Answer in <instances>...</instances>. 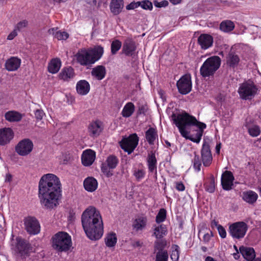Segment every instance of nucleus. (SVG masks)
Segmentation results:
<instances>
[{"mask_svg":"<svg viewBox=\"0 0 261 261\" xmlns=\"http://www.w3.org/2000/svg\"><path fill=\"white\" fill-rule=\"evenodd\" d=\"M61 193V184L57 175L47 173L41 177L38 185V197L43 208L52 210L57 207Z\"/></svg>","mask_w":261,"mask_h":261,"instance_id":"1","label":"nucleus"},{"mask_svg":"<svg viewBox=\"0 0 261 261\" xmlns=\"http://www.w3.org/2000/svg\"><path fill=\"white\" fill-rule=\"evenodd\" d=\"M171 118L183 137L194 143L200 142L203 130L206 127L205 123L198 121L194 116L186 112L173 113Z\"/></svg>","mask_w":261,"mask_h":261,"instance_id":"2","label":"nucleus"},{"mask_svg":"<svg viewBox=\"0 0 261 261\" xmlns=\"http://www.w3.org/2000/svg\"><path fill=\"white\" fill-rule=\"evenodd\" d=\"M81 221L87 237L91 240H98L103 233L102 218L99 212L93 206H89L83 213Z\"/></svg>","mask_w":261,"mask_h":261,"instance_id":"3","label":"nucleus"},{"mask_svg":"<svg viewBox=\"0 0 261 261\" xmlns=\"http://www.w3.org/2000/svg\"><path fill=\"white\" fill-rule=\"evenodd\" d=\"M103 47L96 45L92 48H82L75 55L76 62L82 66H91L98 61L102 56Z\"/></svg>","mask_w":261,"mask_h":261,"instance_id":"4","label":"nucleus"},{"mask_svg":"<svg viewBox=\"0 0 261 261\" xmlns=\"http://www.w3.org/2000/svg\"><path fill=\"white\" fill-rule=\"evenodd\" d=\"M51 240L53 248L58 252H66L72 245L70 236L64 231L57 232L53 236Z\"/></svg>","mask_w":261,"mask_h":261,"instance_id":"5","label":"nucleus"},{"mask_svg":"<svg viewBox=\"0 0 261 261\" xmlns=\"http://www.w3.org/2000/svg\"><path fill=\"white\" fill-rule=\"evenodd\" d=\"M221 59L218 56L207 58L200 68V73L203 77H210L214 74L221 65Z\"/></svg>","mask_w":261,"mask_h":261,"instance_id":"6","label":"nucleus"},{"mask_svg":"<svg viewBox=\"0 0 261 261\" xmlns=\"http://www.w3.org/2000/svg\"><path fill=\"white\" fill-rule=\"evenodd\" d=\"M31 248L30 245L21 237H17L16 242L12 244V249L15 252L17 261L29 256Z\"/></svg>","mask_w":261,"mask_h":261,"instance_id":"7","label":"nucleus"},{"mask_svg":"<svg viewBox=\"0 0 261 261\" xmlns=\"http://www.w3.org/2000/svg\"><path fill=\"white\" fill-rule=\"evenodd\" d=\"M258 88L252 81L244 82L239 87L238 93L241 99H251L257 94Z\"/></svg>","mask_w":261,"mask_h":261,"instance_id":"8","label":"nucleus"},{"mask_svg":"<svg viewBox=\"0 0 261 261\" xmlns=\"http://www.w3.org/2000/svg\"><path fill=\"white\" fill-rule=\"evenodd\" d=\"M139 138L136 133H133L127 137H123L119 142L122 149L128 154L132 153L138 145Z\"/></svg>","mask_w":261,"mask_h":261,"instance_id":"9","label":"nucleus"},{"mask_svg":"<svg viewBox=\"0 0 261 261\" xmlns=\"http://www.w3.org/2000/svg\"><path fill=\"white\" fill-rule=\"evenodd\" d=\"M248 230L247 224L244 222H237L229 227V232L232 238L240 239L244 238Z\"/></svg>","mask_w":261,"mask_h":261,"instance_id":"10","label":"nucleus"},{"mask_svg":"<svg viewBox=\"0 0 261 261\" xmlns=\"http://www.w3.org/2000/svg\"><path fill=\"white\" fill-rule=\"evenodd\" d=\"M118 163L119 160L115 155H109L106 162L101 164V170L102 172L108 177L111 176L113 174L110 171V169H115Z\"/></svg>","mask_w":261,"mask_h":261,"instance_id":"11","label":"nucleus"},{"mask_svg":"<svg viewBox=\"0 0 261 261\" xmlns=\"http://www.w3.org/2000/svg\"><path fill=\"white\" fill-rule=\"evenodd\" d=\"M33 143L30 139H24L18 142L15 146V151L21 156L30 154L33 149Z\"/></svg>","mask_w":261,"mask_h":261,"instance_id":"12","label":"nucleus"},{"mask_svg":"<svg viewBox=\"0 0 261 261\" xmlns=\"http://www.w3.org/2000/svg\"><path fill=\"white\" fill-rule=\"evenodd\" d=\"M176 86L178 92L183 95L190 92L192 89L191 77L188 75L182 76L177 82Z\"/></svg>","mask_w":261,"mask_h":261,"instance_id":"13","label":"nucleus"},{"mask_svg":"<svg viewBox=\"0 0 261 261\" xmlns=\"http://www.w3.org/2000/svg\"><path fill=\"white\" fill-rule=\"evenodd\" d=\"M24 226L27 231L31 235L40 232V225L38 220L33 217H29L24 220Z\"/></svg>","mask_w":261,"mask_h":261,"instance_id":"14","label":"nucleus"},{"mask_svg":"<svg viewBox=\"0 0 261 261\" xmlns=\"http://www.w3.org/2000/svg\"><path fill=\"white\" fill-rule=\"evenodd\" d=\"M137 47L135 41L130 38L126 39L122 46V52L126 56L135 58L137 56L136 54Z\"/></svg>","mask_w":261,"mask_h":261,"instance_id":"15","label":"nucleus"},{"mask_svg":"<svg viewBox=\"0 0 261 261\" xmlns=\"http://www.w3.org/2000/svg\"><path fill=\"white\" fill-rule=\"evenodd\" d=\"M201 156L203 164L205 167L209 166L212 162L213 156L208 142L204 140L201 149Z\"/></svg>","mask_w":261,"mask_h":261,"instance_id":"16","label":"nucleus"},{"mask_svg":"<svg viewBox=\"0 0 261 261\" xmlns=\"http://www.w3.org/2000/svg\"><path fill=\"white\" fill-rule=\"evenodd\" d=\"M148 172L154 173L155 178L157 177V160L155 156V151L151 150L148 152L146 158Z\"/></svg>","mask_w":261,"mask_h":261,"instance_id":"17","label":"nucleus"},{"mask_svg":"<svg viewBox=\"0 0 261 261\" xmlns=\"http://www.w3.org/2000/svg\"><path fill=\"white\" fill-rule=\"evenodd\" d=\"M234 179V177L231 171H224L221 176V185L223 189L226 191H229L232 189Z\"/></svg>","mask_w":261,"mask_h":261,"instance_id":"18","label":"nucleus"},{"mask_svg":"<svg viewBox=\"0 0 261 261\" xmlns=\"http://www.w3.org/2000/svg\"><path fill=\"white\" fill-rule=\"evenodd\" d=\"M197 41L201 48L205 50L213 45V38L209 34H202L198 37Z\"/></svg>","mask_w":261,"mask_h":261,"instance_id":"19","label":"nucleus"},{"mask_svg":"<svg viewBox=\"0 0 261 261\" xmlns=\"http://www.w3.org/2000/svg\"><path fill=\"white\" fill-rule=\"evenodd\" d=\"M102 122L99 120H96L89 124L88 132L91 137H97L102 132Z\"/></svg>","mask_w":261,"mask_h":261,"instance_id":"20","label":"nucleus"},{"mask_svg":"<svg viewBox=\"0 0 261 261\" xmlns=\"http://www.w3.org/2000/svg\"><path fill=\"white\" fill-rule=\"evenodd\" d=\"M14 133L10 128L0 129V145H5L9 143L13 139Z\"/></svg>","mask_w":261,"mask_h":261,"instance_id":"21","label":"nucleus"},{"mask_svg":"<svg viewBox=\"0 0 261 261\" xmlns=\"http://www.w3.org/2000/svg\"><path fill=\"white\" fill-rule=\"evenodd\" d=\"M21 63V60L19 58L11 57L6 60L5 67L9 71H14L20 67Z\"/></svg>","mask_w":261,"mask_h":261,"instance_id":"22","label":"nucleus"},{"mask_svg":"<svg viewBox=\"0 0 261 261\" xmlns=\"http://www.w3.org/2000/svg\"><path fill=\"white\" fill-rule=\"evenodd\" d=\"M82 162L85 166H89L92 164L95 159V152L89 149L83 151L82 157Z\"/></svg>","mask_w":261,"mask_h":261,"instance_id":"23","label":"nucleus"},{"mask_svg":"<svg viewBox=\"0 0 261 261\" xmlns=\"http://www.w3.org/2000/svg\"><path fill=\"white\" fill-rule=\"evenodd\" d=\"M239 251L247 261H253L255 259V252L253 248L241 246L239 248Z\"/></svg>","mask_w":261,"mask_h":261,"instance_id":"24","label":"nucleus"},{"mask_svg":"<svg viewBox=\"0 0 261 261\" xmlns=\"http://www.w3.org/2000/svg\"><path fill=\"white\" fill-rule=\"evenodd\" d=\"M147 223V217L143 215L140 216L134 220L133 227L136 231H142L146 227Z\"/></svg>","mask_w":261,"mask_h":261,"instance_id":"25","label":"nucleus"},{"mask_svg":"<svg viewBox=\"0 0 261 261\" xmlns=\"http://www.w3.org/2000/svg\"><path fill=\"white\" fill-rule=\"evenodd\" d=\"M90 89V84L86 80H80L76 84V90L77 93L80 95H86L89 92Z\"/></svg>","mask_w":261,"mask_h":261,"instance_id":"26","label":"nucleus"},{"mask_svg":"<svg viewBox=\"0 0 261 261\" xmlns=\"http://www.w3.org/2000/svg\"><path fill=\"white\" fill-rule=\"evenodd\" d=\"M83 185L85 189L87 191L92 192L97 188L98 182L94 177H88L84 180Z\"/></svg>","mask_w":261,"mask_h":261,"instance_id":"27","label":"nucleus"},{"mask_svg":"<svg viewBox=\"0 0 261 261\" xmlns=\"http://www.w3.org/2000/svg\"><path fill=\"white\" fill-rule=\"evenodd\" d=\"M145 138L149 145H154L155 140H158V134L156 129L154 127H149L145 132Z\"/></svg>","mask_w":261,"mask_h":261,"instance_id":"28","label":"nucleus"},{"mask_svg":"<svg viewBox=\"0 0 261 261\" xmlns=\"http://www.w3.org/2000/svg\"><path fill=\"white\" fill-rule=\"evenodd\" d=\"M123 0H112L110 5L111 12L115 15H118L123 8Z\"/></svg>","mask_w":261,"mask_h":261,"instance_id":"29","label":"nucleus"},{"mask_svg":"<svg viewBox=\"0 0 261 261\" xmlns=\"http://www.w3.org/2000/svg\"><path fill=\"white\" fill-rule=\"evenodd\" d=\"M106 74V69L103 65H98L93 68L91 71L92 76L95 77L97 80H102Z\"/></svg>","mask_w":261,"mask_h":261,"instance_id":"30","label":"nucleus"},{"mask_svg":"<svg viewBox=\"0 0 261 261\" xmlns=\"http://www.w3.org/2000/svg\"><path fill=\"white\" fill-rule=\"evenodd\" d=\"M74 75V69L71 67L63 68L59 74V77L61 79L67 81L73 78Z\"/></svg>","mask_w":261,"mask_h":261,"instance_id":"31","label":"nucleus"},{"mask_svg":"<svg viewBox=\"0 0 261 261\" xmlns=\"http://www.w3.org/2000/svg\"><path fill=\"white\" fill-rule=\"evenodd\" d=\"M258 198V195L256 193L252 191H248L243 193V199L249 204L255 203Z\"/></svg>","mask_w":261,"mask_h":261,"instance_id":"32","label":"nucleus"},{"mask_svg":"<svg viewBox=\"0 0 261 261\" xmlns=\"http://www.w3.org/2000/svg\"><path fill=\"white\" fill-rule=\"evenodd\" d=\"M58 28H51L48 30L50 35H53L58 40H65L69 37V34L64 31H57Z\"/></svg>","mask_w":261,"mask_h":261,"instance_id":"33","label":"nucleus"},{"mask_svg":"<svg viewBox=\"0 0 261 261\" xmlns=\"http://www.w3.org/2000/svg\"><path fill=\"white\" fill-rule=\"evenodd\" d=\"M135 110L134 104L132 102H128L124 106L121 114L124 118H128L133 115Z\"/></svg>","mask_w":261,"mask_h":261,"instance_id":"34","label":"nucleus"},{"mask_svg":"<svg viewBox=\"0 0 261 261\" xmlns=\"http://www.w3.org/2000/svg\"><path fill=\"white\" fill-rule=\"evenodd\" d=\"M226 62L227 65L230 67L234 68L238 65L240 62V58L237 55H236L233 52H230L227 57Z\"/></svg>","mask_w":261,"mask_h":261,"instance_id":"35","label":"nucleus"},{"mask_svg":"<svg viewBox=\"0 0 261 261\" xmlns=\"http://www.w3.org/2000/svg\"><path fill=\"white\" fill-rule=\"evenodd\" d=\"M234 23L229 20L222 21L220 24V29L221 31L225 33H229L232 31L234 28Z\"/></svg>","mask_w":261,"mask_h":261,"instance_id":"36","label":"nucleus"},{"mask_svg":"<svg viewBox=\"0 0 261 261\" xmlns=\"http://www.w3.org/2000/svg\"><path fill=\"white\" fill-rule=\"evenodd\" d=\"M167 228L166 225L161 224L154 229L153 234L157 239H162L167 234Z\"/></svg>","mask_w":261,"mask_h":261,"instance_id":"37","label":"nucleus"},{"mask_svg":"<svg viewBox=\"0 0 261 261\" xmlns=\"http://www.w3.org/2000/svg\"><path fill=\"white\" fill-rule=\"evenodd\" d=\"M61 66V62L59 59H53L48 65V71L51 73H56L59 71Z\"/></svg>","mask_w":261,"mask_h":261,"instance_id":"38","label":"nucleus"},{"mask_svg":"<svg viewBox=\"0 0 261 261\" xmlns=\"http://www.w3.org/2000/svg\"><path fill=\"white\" fill-rule=\"evenodd\" d=\"M166 245L167 242L166 240H161L155 241L153 249L154 253L168 252L167 250L165 249Z\"/></svg>","mask_w":261,"mask_h":261,"instance_id":"39","label":"nucleus"},{"mask_svg":"<svg viewBox=\"0 0 261 261\" xmlns=\"http://www.w3.org/2000/svg\"><path fill=\"white\" fill-rule=\"evenodd\" d=\"M205 190L210 193H213L215 190V178L213 175H211L210 177L207 179L204 184Z\"/></svg>","mask_w":261,"mask_h":261,"instance_id":"40","label":"nucleus"},{"mask_svg":"<svg viewBox=\"0 0 261 261\" xmlns=\"http://www.w3.org/2000/svg\"><path fill=\"white\" fill-rule=\"evenodd\" d=\"M5 118L10 122L19 121L22 118L21 115L16 111H9L5 115Z\"/></svg>","mask_w":261,"mask_h":261,"instance_id":"41","label":"nucleus"},{"mask_svg":"<svg viewBox=\"0 0 261 261\" xmlns=\"http://www.w3.org/2000/svg\"><path fill=\"white\" fill-rule=\"evenodd\" d=\"M117 237L115 232L108 233L105 239L106 245L108 247H114L117 243Z\"/></svg>","mask_w":261,"mask_h":261,"instance_id":"42","label":"nucleus"},{"mask_svg":"<svg viewBox=\"0 0 261 261\" xmlns=\"http://www.w3.org/2000/svg\"><path fill=\"white\" fill-rule=\"evenodd\" d=\"M167 211L164 208H161L155 217V222L158 224L163 222L166 219Z\"/></svg>","mask_w":261,"mask_h":261,"instance_id":"43","label":"nucleus"},{"mask_svg":"<svg viewBox=\"0 0 261 261\" xmlns=\"http://www.w3.org/2000/svg\"><path fill=\"white\" fill-rule=\"evenodd\" d=\"M173 250L170 254V258L172 261H178L180 254V248L177 245H173L172 247Z\"/></svg>","mask_w":261,"mask_h":261,"instance_id":"44","label":"nucleus"},{"mask_svg":"<svg viewBox=\"0 0 261 261\" xmlns=\"http://www.w3.org/2000/svg\"><path fill=\"white\" fill-rule=\"evenodd\" d=\"M122 43L117 39L114 40L111 43V51L112 55H115L117 51L121 48Z\"/></svg>","mask_w":261,"mask_h":261,"instance_id":"45","label":"nucleus"},{"mask_svg":"<svg viewBox=\"0 0 261 261\" xmlns=\"http://www.w3.org/2000/svg\"><path fill=\"white\" fill-rule=\"evenodd\" d=\"M193 168L197 172L200 171L201 166V161L198 155L195 154L194 159L192 160Z\"/></svg>","mask_w":261,"mask_h":261,"instance_id":"46","label":"nucleus"},{"mask_svg":"<svg viewBox=\"0 0 261 261\" xmlns=\"http://www.w3.org/2000/svg\"><path fill=\"white\" fill-rule=\"evenodd\" d=\"M148 110V106L147 104H140L139 103L138 106V110L136 113L137 116H139L141 115L145 116Z\"/></svg>","mask_w":261,"mask_h":261,"instance_id":"47","label":"nucleus"},{"mask_svg":"<svg viewBox=\"0 0 261 261\" xmlns=\"http://www.w3.org/2000/svg\"><path fill=\"white\" fill-rule=\"evenodd\" d=\"M145 173L146 172L143 169H135L133 172V175L137 181H140L144 178Z\"/></svg>","mask_w":261,"mask_h":261,"instance_id":"48","label":"nucleus"},{"mask_svg":"<svg viewBox=\"0 0 261 261\" xmlns=\"http://www.w3.org/2000/svg\"><path fill=\"white\" fill-rule=\"evenodd\" d=\"M248 130L249 135L252 137H257L260 133L259 127L257 125H253L252 127H248Z\"/></svg>","mask_w":261,"mask_h":261,"instance_id":"49","label":"nucleus"},{"mask_svg":"<svg viewBox=\"0 0 261 261\" xmlns=\"http://www.w3.org/2000/svg\"><path fill=\"white\" fill-rule=\"evenodd\" d=\"M169 255L168 252L156 253L155 261H168Z\"/></svg>","mask_w":261,"mask_h":261,"instance_id":"50","label":"nucleus"},{"mask_svg":"<svg viewBox=\"0 0 261 261\" xmlns=\"http://www.w3.org/2000/svg\"><path fill=\"white\" fill-rule=\"evenodd\" d=\"M140 6L144 10H151L153 8L152 4L148 0H145L140 2Z\"/></svg>","mask_w":261,"mask_h":261,"instance_id":"51","label":"nucleus"},{"mask_svg":"<svg viewBox=\"0 0 261 261\" xmlns=\"http://www.w3.org/2000/svg\"><path fill=\"white\" fill-rule=\"evenodd\" d=\"M212 237H213V233L211 231H210V232H207L205 233L203 237V242L204 244L208 243Z\"/></svg>","mask_w":261,"mask_h":261,"instance_id":"52","label":"nucleus"},{"mask_svg":"<svg viewBox=\"0 0 261 261\" xmlns=\"http://www.w3.org/2000/svg\"><path fill=\"white\" fill-rule=\"evenodd\" d=\"M44 115L45 113L42 110L38 109L35 112V116L38 121L41 120Z\"/></svg>","mask_w":261,"mask_h":261,"instance_id":"53","label":"nucleus"},{"mask_svg":"<svg viewBox=\"0 0 261 261\" xmlns=\"http://www.w3.org/2000/svg\"><path fill=\"white\" fill-rule=\"evenodd\" d=\"M141 5L140 2H133L126 6V9L128 10H134Z\"/></svg>","mask_w":261,"mask_h":261,"instance_id":"54","label":"nucleus"},{"mask_svg":"<svg viewBox=\"0 0 261 261\" xmlns=\"http://www.w3.org/2000/svg\"><path fill=\"white\" fill-rule=\"evenodd\" d=\"M217 229L220 236L223 239L225 238L226 237V232L225 228L222 225H219Z\"/></svg>","mask_w":261,"mask_h":261,"instance_id":"55","label":"nucleus"},{"mask_svg":"<svg viewBox=\"0 0 261 261\" xmlns=\"http://www.w3.org/2000/svg\"><path fill=\"white\" fill-rule=\"evenodd\" d=\"M143 242L140 240H132L130 242L131 246L134 248H140L143 246Z\"/></svg>","mask_w":261,"mask_h":261,"instance_id":"56","label":"nucleus"},{"mask_svg":"<svg viewBox=\"0 0 261 261\" xmlns=\"http://www.w3.org/2000/svg\"><path fill=\"white\" fill-rule=\"evenodd\" d=\"M28 24V21L25 20H23L22 21H20L17 24V25L15 28V30H20L22 29L27 27Z\"/></svg>","mask_w":261,"mask_h":261,"instance_id":"57","label":"nucleus"},{"mask_svg":"<svg viewBox=\"0 0 261 261\" xmlns=\"http://www.w3.org/2000/svg\"><path fill=\"white\" fill-rule=\"evenodd\" d=\"M169 4V3L167 1H163L160 3L155 2L154 3V5L156 7L161 8V7H165L167 6Z\"/></svg>","mask_w":261,"mask_h":261,"instance_id":"58","label":"nucleus"},{"mask_svg":"<svg viewBox=\"0 0 261 261\" xmlns=\"http://www.w3.org/2000/svg\"><path fill=\"white\" fill-rule=\"evenodd\" d=\"M176 189L178 191H183L185 189V187L182 182H178L176 184Z\"/></svg>","mask_w":261,"mask_h":261,"instance_id":"59","label":"nucleus"},{"mask_svg":"<svg viewBox=\"0 0 261 261\" xmlns=\"http://www.w3.org/2000/svg\"><path fill=\"white\" fill-rule=\"evenodd\" d=\"M17 35L16 30L15 29L7 37V39L9 40H13L15 37Z\"/></svg>","mask_w":261,"mask_h":261,"instance_id":"60","label":"nucleus"},{"mask_svg":"<svg viewBox=\"0 0 261 261\" xmlns=\"http://www.w3.org/2000/svg\"><path fill=\"white\" fill-rule=\"evenodd\" d=\"M220 225L218 224V222L216 221L215 220H213L211 222V227L212 228H214L215 227H217V228H218V226Z\"/></svg>","mask_w":261,"mask_h":261,"instance_id":"61","label":"nucleus"},{"mask_svg":"<svg viewBox=\"0 0 261 261\" xmlns=\"http://www.w3.org/2000/svg\"><path fill=\"white\" fill-rule=\"evenodd\" d=\"M221 147V143H217L216 146V152L217 154H219L220 153Z\"/></svg>","mask_w":261,"mask_h":261,"instance_id":"62","label":"nucleus"},{"mask_svg":"<svg viewBox=\"0 0 261 261\" xmlns=\"http://www.w3.org/2000/svg\"><path fill=\"white\" fill-rule=\"evenodd\" d=\"M12 176L10 174H7L6 176L5 181L10 182L12 180Z\"/></svg>","mask_w":261,"mask_h":261,"instance_id":"63","label":"nucleus"},{"mask_svg":"<svg viewBox=\"0 0 261 261\" xmlns=\"http://www.w3.org/2000/svg\"><path fill=\"white\" fill-rule=\"evenodd\" d=\"M205 261H217V260H216L213 257L208 256L205 258Z\"/></svg>","mask_w":261,"mask_h":261,"instance_id":"64","label":"nucleus"}]
</instances>
